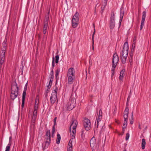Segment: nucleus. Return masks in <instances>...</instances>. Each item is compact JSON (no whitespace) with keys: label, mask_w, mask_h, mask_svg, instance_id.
Here are the masks:
<instances>
[{"label":"nucleus","mask_w":151,"mask_h":151,"mask_svg":"<svg viewBox=\"0 0 151 151\" xmlns=\"http://www.w3.org/2000/svg\"><path fill=\"white\" fill-rule=\"evenodd\" d=\"M129 47L127 42H125L123 46V49L122 52V61L123 63L126 62L127 58L128 53Z\"/></svg>","instance_id":"f257e3e1"},{"label":"nucleus","mask_w":151,"mask_h":151,"mask_svg":"<svg viewBox=\"0 0 151 151\" xmlns=\"http://www.w3.org/2000/svg\"><path fill=\"white\" fill-rule=\"evenodd\" d=\"M19 88L16 83H12V85L10 98L14 100L17 96L18 94Z\"/></svg>","instance_id":"f03ea898"},{"label":"nucleus","mask_w":151,"mask_h":151,"mask_svg":"<svg viewBox=\"0 0 151 151\" xmlns=\"http://www.w3.org/2000/svg\"><path fill=\"white\" fill-rule=\"evenodd\" d=\"M72 123L71 124L70 127V135L72 136L71 139H74L76 135V128L78 125V122L75 120L72 121Z\"/></svg>","instance_id":"7ed1b4c3"},{"label":"nucleus","mask_w":151,"mask_h":151,"mask_svg":"<svg viewBox=\"0 0 151 151\" xmlns=\"http://www.w3.org/2000/svg\"><path fill=\"white\" fill-rule=\"evenodd\" d=\"M75 70L73 68H70L68 69L67 77L68 78V83L70 84H72L73 82L75 77Z\"/></svg>","instance_id":"20e7f679"},{"label":"nucleus","mask_w":151,"mask_h":151,"mask_svg":"<svg viewBox=\"0 0 151 151\" xmlns=\"http://www.w3.org/2000/svg\"><path fill=\"white\" fill-rule=\"evenodd\" d=\"M6 42L3 44V47L1 52L0 64L2 65L4 63L5 59V51L6 50Z\"/></svg>","instance_id":"39448f33"},{"label":"nucleus","mask_w":151,"mask_h":151,"mask_svg":"<svg viewBox=\"0 0 151 151\" xmlns=\"http://www.w3.org/2000/svg\"><path fill=\"white\" fill-rule=\"evenodd\" d=\"M58 88H56L53 91L50 98L51 103L52 104H54L57 100V91Z\"/></svg>","instance_id":"423d86ee"},{"label":"nucleus","mask_w":151,"mask_h":151,"mask_svg":"<svg viewBox=\"0 0 151 151\" xmlns=\"http://www.w3.org/2000/svg\"><path fill=\"white\" fill-rule=\"evenodd\" d=\"M75 99H72L70 97L68 104V106L67 107L68 110H72L75 107Z\"/></svg>","instance_id":"0eeeda50"},{"label":"nucleus","mask_w":151,"mask_h":151,"mask_svg":"<svg viewBox=\"0 0 151 151\" xmlns=\"http://www.w3.org/2000/svg\"><path fill=\"white\" fill-rule=\"evenodd\" d=\"M129 109L128 107H126L124 113L123 117L124 119V122L123 124V125L125 126V124H127V121L128 119V114L129 113Z\"/></svg>","instance_id":"6e6552de"},{"label":"nucleus","mask_w":151,"mask_h":151,"mask_svg":"<svg viewBox=\"0 0 151 151\" xmlns=\"http://www.w3.org/2000/svg\"><path fill=\"white\" fill-rule=\"evenodd\" d=\"M83 125L86 130H88L91 128V123L89 119H85L83 122Z\"/></svg>","instance_id":"1a4fd4ad"},{"label":"nucleus","mask_w":151,"mask_h":151,"mask_svg":"<svg viewBox=\"0 0 151 151\" xmlns=\"http://www.w3.org/2000/svg\"><path fill=\"white\" fill-rule=\"evenodd\" d=\"M114 18V12H112L111 13V17H110V27L111 29H113L115 27Z\"/></svg>","instance_id":"9d476101"},{"label":"nucleus","mask_w":151,"mask_h":151,"mask_svg":"<svg viewBox=\"0 0 151 151\" xmlns=\"http://www.w3.org/2000/svg\"><path fill=\"white\" fill-rule=\"evenodd\" d=\"M119 60V57L116 53H115L113 55L112 60V65L116 66Z\"/></svg>","instance_id":"9b49d317"},{"label":"nucleus","mask_w":151,"mask_h":151,"mask_svg":"<svg viewBox=\"0 0 151 151\" xmlns=\"http://www.w3.org/2000/svg\"><path fill=\"white\" fill-rule=\"evenodd\" d=\"M79 21V18H73L72 20V24L73 27L76 28L77 26Z\"/></svg>","instance_id":"f8f14e48"},{"label":"nucleus","mask_w":151,"mask_h":151,"mask_svg":"<svg viewBox=\"0 0 151 151\" xmlns=\"http://www.w3.org/2000/svg\"><path fill=\"white\" fill-rule=\"evenodd\" d=\"M146 16V12L144 11L142 13V16L140 26V30H141L143 28L144 24V22L145 20Z\"/></svg>","instance_id":"ddd939ff"},{"label":"nucleus","mask_w":151,"mask_h":151,"mask_svg":"<svg viewBox=\"0 0 151 151\" xmlns=\"http://www.w3.org/2000/svg\"><path fill=\"white\" fill-rule=\"evenodd\" d=\"M50 136H46L44 149L45 148L46 149V148L48 147V146H49L50 143Z\"/></svg>","instance_id":"4468645a"},{"label":"nucleus","mask_w":151,"mask_h":151,"mask_svg":"<svg viewBox=\"0 0 151 151\" xmlns=\"http://www.w3.org/2000/svg\"><path fill=\"white\" fill-rule=\"evenodd\" d=\"M48 16H47L46 17V19H45L44 22V25L43 28V30H47L48 27Z\"/></svg>","instance_id":"2eb2a0df"},{"label":"nucleus","mask_w":151,"mask_h":151,"mask_svg":"<svg viewBox=\"0 0 151 151\" xmlns=\"http://www.w3.org/2000/svg\"><path fill=\"white\" fill-rule=\"evenodd\" d=\"M96 139L94 137H92L90 141V145L91 147H93L96 144Z\"/></svg>","instance_id":"dca6fc26"},{"label":"nucleus","mask_w":151,"mask_h":151,"mask_svg":"<svg viewBox=\"0 0 151 151\" xmlns=\"http://www.w3.org/2000/svg\"><path fill=\"white\" fill-rule=\"evenodd\" d=\"M69 147H68L67 151H72V140L70 139L68 144Z\"/></svg>","instance_id":"f3484780"},{"label":"nucleus","mask_w":151,"mask_h":151,"mask_svg":"<svg viewBox=\"0 0 151 151\" xmlns=\"http://www.w3.org/2000/svg\"><path fill=\"white\" fill-rule=\"evenodd\" d=\"M124 12L123 11H121L120 12V20H119V26H120L121 24V22L122 20L123 17L124 16Z\"/></svg>","instance_id":"a211bd4d"},{"label":"nucleus","mask_w":151,"mask_h":151,"mask_svg":"<svg viewBox=\"0 0 151 151\" xmlns=\"http://www.w3.org/2000/svg\"><path fill=\"white\" fill-rule=\"evenodd\" d=\"M125 72V70L123 69L120 72L119 78L120 80H122L124 77V74Z\"/></svg>","instance_id":"6ab92c4d"},{"label":"nucleus","mask_w":151,"mask_h":151,"mask_svg":"<svg viewBox=\"0 0 151 151\" xmlns=\"http://www.w3.org/2000/svg\"><path fill=\"white\" fill-rule=\"evenodd\" d=\"M60 139L61 137L60 134H57L56 140V142L57 144H58L60 143Z\"/></svg>","instance_id":"aec40b11"},{"label":"nucleus","mask_w":151,"mask_h":151,"mask_svg":"<svg viewBox=\"0 0 151 151\" xmlns=\"http://www.w3.org/2000/svg\"><path fill=\"white\" fill-rule=\"evenodd\" d=\"M108 0H104V4H103V5L104 6H102L101 7V10L102 11V13L103 12V10H104V8L106 5L107 1Z\"/></svg>","instance_id":"412c9836"},{"label":"nucleus","mask_w":151,"mask_h":151,"mask_svg":"<svg viewBox=\"0 0 151 151\" xmlns=\"http://www.w3.org/2000/svg\"><path fill=\"white\" fill-rule=\"evenodd\" d=\"M145 145L146 142L145 139H142V149H145Z\"/></svg>","instance_id":"4be33fe9"},{"label":"nucleus","mask_w":151,"mask_h":151,"mask_svg":"<svg viewBox=\"0 0 151 151\" xmlns=\"http://www.w3.org/2000/svg\"><path fill=\"white\" fill-rule=\"evenodd\" d=\"M116 66H115L114 65H112V68L111 69L112 77L114 75L115 68Z\"/></svg>","instance_id":"5701e85b"},{"label":"nucleus","mask_w":151,"mask_h":151,"mask_svg":"<svg viewBox=\"0 0 151 151\" xmlns=\"http://www.w3.org/2000/svg\"><path fill=\"white\" fill-rule=\"evenodd\" d=\"M95 29H94V30L93 32V33L92 35V49L93 50H94V47H93V44H94V35L95 33Z\"/></svg>","instance_id":"b1692460"},{"label":"nucleus","mask_w":151,"mask_h":151,"mask_svg":"<svg viewBox=\"0 0 151 151\" xmlns=\"http://www.w3.org/2000/svg\"><path fill=\"white\" fill-rule=\"evenodd\" d=\"M102 118V116H99L97 118V127H98V125H99V122L101 121V119Z\"/></svg>","instance_id":"393cba45"},{"label":"nucleus","mask_w":151,"mask_h":151,"mask_svg":"<svg viewBox=\"0 0 151 151\" xmlns=\"http://www.w3.org/2000/svg\"><path fill=\"white\" fill-rule=\"evenodd\" d=\"M27 86H25V87H24V91L23 92V94H22V96H24V97L26 96V91L27 90Z\"/></svg>","instance_id":"a878e982"},{"label":"nucleus","mask_w":151,"mask_h":151,"mask_svg":"<svg viewBox=\"0 0 151 151\" xmlns=\"http://www.w3.org/2000/svg\"><path fill=\"white\" fill-rule=\"evenodd\" d=\"M132 115L131 116V119H129L130 120V123L131 124H132L133 123V112H132Z\"/></svg>","instance_id":"bb28decb"},{"label":"nucleus","mask_w":151,"mask_h":151,"mask_svg":"<svg viewBox=\"0 0 151 151\" xmlns=\"http://www.w3.org/2000/svg\"><path fill=\"white\" fill-rule=\"evenodd\" d=\"M36 116H33L32 118V123H34L36 119Z\"/></svg>","instance_id":"cd10ccee"},{"label":"nucleus","mask_w":151,"mask_h":151,"mask_svg":"<svg viewBox=\"0 0 151 151\" xmlns=\"http://www.w3.org/2000/svg\"><path fill=\"white\" fill-rule=\"evenodd\" d=\"M60 69L58 68L56 70L55 72V77L56 78H57V77L59 75V73L60 72Z\"/></svg>","instance_id":"c85d7f7f"},{"label":"nucleus","mask_w":151,"mask_h":151,"mask_svg":"<svg viewBox=\"0 0 151 151\" xmlns=\"http://www.w3.org/2000/svg\"><path fill=\"white\" fill-rule=\"evenodd\" d=\"M25 98V97L22 96V107H23L24 106Z\"/></svg>","instance_id":"c756f323"},{"label":"nucleus","mask_w":151,"mask_h":151,"mask_svg":"<svg viewBox=\"0 0 151 151\" xmlns=\"http://www.w3.org/2000/svg\"><path fill=\"white\" fill-rule=\"evenodd\" d=\"M11 144L9 143L8 145L7 146H6V149L5 151H9L10 146H11Z\"/></svg>","instance_id":"7c9ffc66"},{"label":"nucleus","mask_w":151,"mask_h":151,"mask_svg":"<svg viewBox=\"0 0 151 151\" xmlns=\"http://www.w3.org/2000/svg\"><path fill=\"white\" fill-rule=\"evenodd\" d=\"M55 63H58V60L59 59V56L58 55H56L55 57Z\"/></svg>","instance_id":"2f4dec72"},{"label":"nucleus","mask_w":151,"mask_h":151,"mask_svg":"<svg viewBox=\"0 0 151 151\" xmlns=\"http://www.w3.org/2000/svg\"><path fill=\"white\" fill-rule=\"evenodd\" d=\"M79 13L78 12H76L73 17H75L77 18H79Z\"/></svg>","instance_id":"473e14b6"},{"label":"nucleus","mask_w":151,"mask_h":151,"mask_svg":"<svg viewBox=\"0 0 151 151\" xmlns=\"http://www.w3.org/2000/svg\"><path fill=\"white\" fill-rule=\"evenodd\" d=\"M46 136H50V130H47V131L46 134Z\"/></svg>","instance_id":"72a5a7b5"},{"label":"nucleus","mask_w":151,"mask_h":151,"mask_svg":"<svg viewBox=\"0 0 151 151\" xmlns=\"http://www.w3.org/2000/svg\"><path fill=\"white\" fill-rule=\"evenodd\" d=\"M55 126L53 125L52 128V135H53V134H54L55 131Z\"/></svg>","instance_id":"f704fd0d"},{"label":"nucleus","mask_w":151,"mask_h":151,"mask_svg":"<svg viewBox=\"0 0 151 151\" xmlns=\"http://www.w3.org/2000/svg\"><path fill=\"white\" fill-rule=\"evenodd\" d=\"M37 110H34L33 112V116H37Z\"/></svg>","instance_id":"c9c22d12"},{"label":"nucleus","mask_w":151,"mask_h":151,"mask_svg":"<svg viewBox=\"0 0 151 151\" xmlns=\"http://www.w3.org/2000/svg\"><path fill=\"white\" fill-rule=\"evenodd\" d=\"M54 61H55V58H54V57L53 56L52 58V65L53 68L55 66Z\"/></svg>","instance_id":"e433bc0d"},{"label":"nucleus","mask_w":151,"mask_h":151,"mask_svg":"<svg viewBox=\"0 0 151 151\" xmlns=\"http://www.w3.org/2000/svg\"><path fill=\"white\" fill-rule=\"evenodd\" d=\"M127 124H125V126L123 125L124 126L122 127V130L123 131V134L124 133V132L125 130L127 127Z\"/></svg>","instance_id":"4c0bfd02"},{"label":"nucleus","mask_w":151,"mask_h":151,"mask_svg":"<svg viewBox=\"0 0 151 151\" xmlns=\"http://www.w3.org/2000/svg\"><path fill=\"white\" fill-rule=\"evenodd\" d=\"M130 95H129L128 97V98H127V104H126L127 107L128 106V105H129V104H128V102H129V100L130 99Z\"/></svg>","instance_id":"58836bf2"},{"label":"nucleus","mask_w":151,"mask_h":151,"mask_svg":"<svg viewBox=\"0 0 151 151\" xmlns=\"http://www.w3.org/2000/svg\"><path fill=\"white\" fill-rule=\"evenodd\" d=\"M135 45V44H132V49H131V51L133 52L134 51V50L135 47V45Z\"/></svg>","instance_id":"ea45409f"},{"label":"nucleus","mask_w":151,"mask_h":151,"mask_svg":"<svg viewBox=\"0 0 151 151\" xmlns=\"http://www.w3.org/2000/svg\"><path fill=\"white\" fill-rule=\"evenodd\" d=\"M129 133H127L126 134V140H127L129 138Z\"/></svg>","instance_id":"a19ab883"},{"label":"nucleus","mask_w":151,"mask_h":151,"mask_svg":"<svg viewBox=\"0 0 151 151\" xmlns=\"http://www.w3.org/2000/svg\"><path fill=\"white\" fill-rule=\"evenodd\" d=\"M38 104H35V106H34V110H37L38 108Z\"/></svg>","instance_id":"79ce46f5"},{"label":"nucleus","mask_w":151,"mask_h":151,"mask_svg":"<svg viewBox=\"0 0 151 151\" xmlns=\"http://www.w3.org/2000/svg\"><path fill=\"white\" fill-rule=\"evenodd\" d=\"M50 13V9H49V10L47 14V15H46L45 17V19H46V17L47 16H48V21H49V18Z\"/></svg>","instance_id":"37998d69"},{"label":"nucleus","mask_w":151,"mask_h":151,"mask_svg":"<svg viewBox=\"0 0 151 151\" xmlns=\"http://www.w3.org/2000/svg\"><path fill=\"white\" fill-rule=\"evenodd\" d=\"M57 120V117H55L54 119V126H55L56 124V121Z\"/></svg>","instance_id":"c03bdc74"},{"label":"nucleus","mask_w":151,"mask_h":151,"mask_svg":"<svg viewBox=\"0 0 151 151\" xmlns=\"http://www.w3.org/2000/svg\"><path fill=\"white\" fill-rule=\"evenodd\" d=\"M102 112L101 109L99 111V116H102Z\"/></svg>","instance_id":"a18cd8bd"},{"label":"nucleus","mask_w":151,"mask_h":151,"mask_svg":"<svg viewBox=\"0 0 151 151\" xmlns=\"http://www.w3.org/2000/svg\"><path fill=\"white\" fill-rule=\"evenodd\" d=\"M84 131H82L81 132V137L82 138H83V137H84Z\"/></svg>","instance_id":"49530a36"},{"label":"nucleus","mask_w":151,"mask_h":151,"mask_svg":"<svg viewBox=\"0 0 151 151\" xmlns=\"http://www.w3.org/2000/svg\"><path fill=\"white\" fill-rule=\"evenodd\" d=\"M39 100L38 99H36L35 100V104H38V103H39Z\"/></svg>","instance_id":"de8ad7c7"},{"label":"nucleus","mask_w":151,"mask_h":151,"mask_svg":"<svg viewBox=\"0 0 151 151\" xmlns=\"http://www.w3.org/2000/svg\"><path fill=\"white\" fill-rule=\"evenodd\" d=\"M54 76L52 75H50V79L53 80Z\"/></svg>","instance_id":"09e8293b"},{"label":"nucleus","mask_w":151,"mask_h":151,"mask_svg":"<svg viewBox=\"0 0 151 151\" xmlns=\"http://www.w3.org/2000/svg\"><path fill=\"white\" fill-rule=\"evenodd\" d=\"M47 31V30H43V33L44 34H45L46 33Z\"/></svg>","instance_id":"8fccbe9b"},{"label":"nucleus","mask_w":151,"mask_h":151,"mask_svg":"<svg viewBox=\"0 0 151 151\" xmlns=\"http://www.w3.org/2000/svg\"><path fill=\"white\" fill-rule=\"evenodd\" d=\"M53 81V79H50L49 82H50V83H52V82Z\"/></svg>","instance_id":"3c124183"},{"label":"nucleus","mask_w":151,"mask_h":151,"mask_svg":"<svg viewBox=\"0 0 151 151\" xmlns=\"http://www.w3.org/2000/svg\"><path fill=\"white\" fill-rule=\"evenodd\" d=\"M136 37L135 36L134 37L133 41H136Z\"/></svg>","instance_id":"603ef678"},{"label":"nucleus","mask_w":151,"mask_h":151,"mask_svg":"<svg viewBox=\"0 0 151 151\" xmlns=\"http://www.w3.org/2000/svg\"><path fill=\"white\" fill-rule=\"evenodd\" d=\"M136 41H133V44L136 45Z\"/></svg>","instance_id":"864d4df0"},{"label":"nucleus","mask_w":151,"mask_h":151,"mask_svg":"<svg viewBox=\"0 0 151 151\" xmlns=\"http://www.w3.org/2000/svg\"><path fill=\"white\" fill-rule=\"evenodd\" d=\"M47 87L48 89H50V86L48 85L47 86Z\"/></svg>","instance_id":"5fc2aeb1"},{"label":"nucleus","mask_w":151,"mask_h":151,"mask_svg":"<svg viewBox=\"0 0 151 151\" xmlns=\"http://www.w3.org/2000/svg\"><path fill=\"white\" fill-rule=\"evenodd\" d=\"M139 128L140 129H141V128L140 127V124H139Z\"/></svg>","instance_id":"6e6d98bb"},{"label":"nucleus","mask_w":151,"mask_h":151,"mask_svg":"<svg viewBox=\"0 0 151 151\" xmlns=\"http://www.w3.org/2000/svg\"><path fill=\"white\" fill-rule=\"evenodd\" d=\"M52 84V83H50V82H49V85H50V86H51Z\"/></svg>","instance_id":"4d7b16f0"},{"label":"nucleus","mask_w":151,"mask_h":151,"mask_svg":"<svg viewBox=\"0 0 151 151\" xmlns=\"http://www.w3.org/2000/svg\"><path fill=\"white\" fill-rule=\"evenodd\" d=\"M50 75H52L53 76V73H50Z\"/></svg>","instance_id":"13d9d810"},{"label":"nucleus","mask_w":151,"mask_h":151,"mask_svg":"<svg viewBox=\"0 0 151 151\" xmlns=\"http://www.w3.org/2000/svg\"><path fill=\"white\" fill-rule=\"evenodd\" d=\"M132 58V56H131V55H130V60Z\"/></svg>","instance_id":"bf43d9fd"},{"label":"nucleus","mask_w":151,"mask_h":151,"mask_svg":"<svg viewBox=\"0 0 151 151\" xmlns=\"http://www.w3.org/2000/svg\"><path fill=\"white\" fill-rule=\"evenodd\" d=\"M51 73H53V69H52V71H51Z\"/></svg>","instance_id":"052dcab7"},{"label":"nucleus","mask_w":151,"mask_h":151,"mask_svg":"<svg viewBox=\"0 0 151 151\" xmlns=\"http://www.w3.org/2000/svg\"><path fill=\"white\" fill-rule=\"evenodd\" d=\"M130 95V96H131V92H130V93H129V95Z\"/></svg>","instance_id":"680f3d73"},{"label":"nucleus","mask_w":151,"mask_h":151,"mask_svg":"<svg viewBox=\"0 0 151 151\" xmlns=\"http://www.w3.org/2000/svg\"><path fill=\"white\" fill-rule=\"evenodd\" d=\"M27 83H26V85H25V86H27Z\"/></svg>","instance_id":"e2e57ef3"},{"label":"nucleus","mask_w":151,"mask_h":151,"mask_svg":"<svg viewBox=\"0 0 151 151\" xmlns=\"http://www.w3.org/2000/svg\"><path fill=\"white\" fill-rule=\"evenodd\" d=\"M123 151H127L126 150H124Z\"/></svg>","instance_id":"0e129e2a"},{"label":"nucleus","mask_w":151,"mask_h":151,"mask_svg":"<svg viewBox=\"0 0 151 151\" xmlns=\"http://www.w3.org/2000/svg\"><path fill=\"white\" fill-rule=\"evenodd\" d=\"M93 25L94 27H95L94 24H93Z\"/></svg>","instance_id":"69168bd1"},{"label":"nucleus","mask_w":151,"mask_h":151,"mask_svg":"<svg viewBox=\"0 0 151 151\" xmlns=\"http://www.w3.org/2000/svg\"><path fill=\"white\" fill-rule=\"evenodd\" d=\"M47 96V94H46V97Z\"/></svg>","instance_id":"338daca9"},{"label":"nucleus","mask_w":151,"mask_h":151,"mask_svg":"<svg viewBox=\"0 0 151 151\" xmlns=\"http://www.w3.org/2000/svg\"><path fill=\"white\" fill-rule=\"evenodd\" d=\"M57 80H56V83H57Z\"/></svg>","instance_id":"774afa93"}]
</instances>
